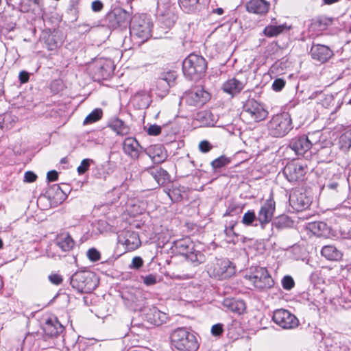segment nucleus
Masks as SVG:
<instances>
[{
  "mask_svg": "<svg viewBox=\"0 0 351 351\" xmlns=\"http://www.w3.org/2000/svg\"><path fill=\"white\" fill-rule=\"evenodd\" d=\"M58 173L56 171H50L47 173V178L49 182H53L58 179Z\"/></svg>",
  "mask_w": 351,
  "mask_h": 351,
  "instance_id": "57",
  "label": "nucleus"
},
{
  "mask_svg": "<svg viewBox=\"0 0 351 351\" xmlns=\"http://www.w3.org/2000/svg\"><path fill=\"white\" fill-rule=\"evenodd\" d=\"M332 23V20L326 16H319L311 23V27L319 31L325 29Z\"/></svg>",
  "mask_w": 351,
  "mask_h": 351,
  "instance_id": "34",
  "label": "nucleus"
},
{
  "mask_svg": "<svg viewBox=\"0 0 351 351\" xmlns=\"http://www.w3.org/2000/svg\"><path fill=\"white\" fill-rule=\"evenodd\" d=\"M185 257L194 265H198L205 261L204 254L200 251L195 250V248L194 250L190 251V252L186 254Z\"/></svg>",
  "mask_w": 351,
  "mask_h": 351,
  "instance_id": "33",
  "label": "nucleus"
},
{
  "mask_svg": "<svg viewBox=\"0 0 351 351\" xmlns=\"http://www.w3.org/2000/svg\"><path fill=\"white\" fill-rule=\"evenodd\" d=\"M285 82L282 79H276L274 80L272 84V88L276 91H280L285 86Z\"/></svg>",
  "mask_w": 351,
  "mask_h": 351,
  "instance_id": "50",
  "label": "nucleus"
},
{
  "mask_svg": "<svg viewBox=\"0 0 351 351\" xmlns=\"http://www.w3.org/2000/svg\"><path fill=\"white\" fill-rule=\"evenodd\" d=\"M91 8L94 12H99L103 8V3L99 0L94 1L92 2Z\"/></svg>",
  "mask_w": 351,
  "mask_h": 351,
  "instance_id": "56",
  "label": "nucleus"
},
{
  "mask_svg": "<svg viewBox=\"0 0 351 351\" xmlns=\"http://www.w3.org/2000/svg\"><path fill=\"white\" fill-rule=\"evenodd\" d=\"M211 148V145L207 141H202L199 143V149L203 153L208 152Z\"/></svg>",
  "mask_w": 351,
  "mask_h": 351,
  "instance_id": "49",
  "label": "nucleus"
},
{
  "mask_svg": "<svg viewBox=\"0 0 351 351\" xmlns=\"http://www.w3.org/2000/svg\"><path fill=\"white\" fill-rule=\"evenodd\" d=\"M223 306L228 310L237 314L243 313L245 309V304L243 300L234 298H226L223 301Z\"/></svg>",
  "mask_w": 351,
  "mask_h": 351,
  "instance_id": "25",
  "label": "nucleus"
},
{
  "mask_svg": "<svg viewBox=\"0 0 351 351\" xmlns=\"http://www.w3.org/2000/svg\"><path fill=\"white\" fill-rule=\"evenodd\" d=\"M242 115L250 122H258L266 119L268 112L261 104L254 99H249L243 106Z\"/></svg>",
  "mask_w": 351,
  "mask_h": 351,
  "instance_id": "7",
  "label": "nucleus"
},
{
  "mask_svg": "<svg viewBox=\"0 0 351 351\" xmlns=\"http://www.w3.org/2000/svg\"><path fill=\"white\" fill-rule=\"evenodd\" d=\"M322 255L329 261H337L341 259L342 253L333 245H326L322 247Z\"/></svg>",
  "mask_w": 351,
  "mask_h": 351,
  "instance_id": "28",
  "label": "nucleus"
},
{
  "mask_svg": "<svg viewBox=\"0 0 351 351\" xmlns=\"http://www.w3.org/2000/svg\"><path fill=\"white\" fill-rule=\"evenodd\" d=\"M65 162H66L65 158H62V159L61 160V162H62V163H64Z\"/></svg>",
  "mask_w": 351,
  "mask_h": 351,
  "instance_id": "64",
  "label": "nucleus"
},
{
  "mask_svg": "<svg viewBox=\"0 0 351 351\" xmlns=\"http://www.w3.org/2000/svg\"><path fill=\"white\" fill-rule=\"evenodd\" d=\"M206 68L205 59L202 56L193 53L188 56L182 64L184 74L191 80L199 78L205 73Z\"/></svg>",
  "mask_w": 351,
  "mask_h": 351,
  "instance_id": "2",
  "label": "nucleus"
},
{
  "mask_svg": "<svg viewBox=\"0 0 351 351\" xmlns=\"http://www.w3.org/2000/svg\"><path fill=\"white\" fill-rule=\"evenodd\" d=\"M171 339L178 351H196L199 347L195 335L183 328L175 330L171 335Z\"/></svg>",
  "mask_w": 351,
  "mask_h": 351,
  "instance_id": "1",
  "label": "nucleus"
},
{
  "mask_svg": "<svg viewBox=\"0 0 351 351\" xmlns=\"http://www.w3.org/2000/svg\"><path fill=\"white\" fill-rule=\"evenodd\" d=\"M152 22L146 14L135 15L130 24V34L145 42L151 36Z\"/></svg>",
  "mask_w": 351,
  "mask_h": 351,
  "instance_id": "4",
  "label": "nucleus"
},
{
  "mask_svg": "<svg viewBox=\"0 0 351 351\" xmlns=\"http://www.w3.org/2000/svg\"><path fill=\"white\" fill-rule=\"evenodd\" d=\"M311 55L313 59L324 62L332 56V51L326 45H316L311 47Z\"/></svg>",
  "mask_w": 351,
  "mask_h": 351,
  "instance_id": "21",
  "label": "nucleus"
},
{
  "mask_svg": "<svg viewBox=\"0 0 351 351\" xmlns=\"http://www.w3.org/2000/svg\"><path fill=\"white\" fill-rule=\"evenodd\" d=\"M168 195L173 201H179L182 199L180 190L177 188H173L169 191Z\"/></svg>",
  "mask_w": 351,
  "mask_h": 351,
  "instance_id": "45",
  "label": "nucleus"
},
{
  "mask_svg": "<svg viewBox=\"0 0 351 351\" xmlns=\"http://www.w3.org/2000/svg\"><path fill=\"white\" fill-rule=\"evenodd\" d=\"M199 0H180V6L186 12L196 9Z\"/></svg>",
  "mask_w": 351,
  "mask_h": 351,
  "instance_id": "38",
  "label": "nucleus"
},
{
  "mask_svg": "<svg viewBox=\"0 0 351 351\" xmlns=\"http://www.w3.org/2000/svg\"><path fill=\"white\" fill-rule=\"evenodd\" d=\"M147 132L151 136H158L161 133V127L155 124L151 125L148 128Z\"/></svg>",
  "mask_w": 351,
  "mask_h": 351,
  "instance_id": "48",
  "label": "nucleus"
},
{
  "mask_svg": "<svg viewBox=\"0 0 351 351\" xmlns=\"http://www.w3.org/2000/svg\"><path fill=\"white\" fill-rule=\"evenodd\" d=\"M230 162L229 158L222 156L214 160L211 162V165L214 169H219L228 165Z\"/></svg>",
  "mask_w": 351,
  "mask_h": 351,
  "instance_id": "40",
  "label": "nucleus"
},
{
  "mask_svg": "<svg viewBox=\"0 0 351 351\" xmlns=\"http://www.w3.org/2000/svg\"><path fill=\"white\" fill-rule=\"evenodd\" d=\"M330 189H335L337 186V184L332 183L328 186Z\"/></svg>",
  "mask_w": 351,
  "mask_h": 351,
  "instance_id": "61",
  "label": "nucleus"
},
{
  "mask_svg": "<svg viewBox=\"0 0 351 351\" xmlns=\"http://www.w3.org/2000/svg\"><path fill=\"white\" fill-rule=\"evenodd\" d=\"M282 284L285 289L290 290L294 286V281L291 276H286L282 278Z\"/></svg>",
  "mask_w": 351,
  "mask_h": 351,
  "instance_id": "43",
  "label": "nucleus"
},
{
  "mask_svg": "<svg viewBox=\"0 0 351 351\" xmlns=\"http://www.w3.org/2000/svg\"><path fill=\"white\" fill-rule=\"evenodd\" d=\"M244 84L242 82L232 77L226 81L222 85L223 92L233 96L241 91Z\"/></svg>",
  "mask_w": 351,
  "mask_h": 351,
  "instance_id": "23",
  "label": "nucleus"
},
{
  "mask_svg": "<svg viewBox=\"0 0 351 351\" xmlns=\"http://www.w3.org/2000/svg\"><path fill=\"white\" fill-rule=\"evenodd\" d=\"M249 280L258 289L270 288L274 285L271 277L265 267H257L254 269L251 274L247 276Z\"/></svg>",
  "mask_w": 351,
  "mask_h": 351,
  "instance_id": "8",
  "label": "nucleus"
},
{
  "mask_svg": "<svg viewBox=\"0 0 351 351\" xmlns=\"http://www.w3.org/2000/svg\"><path fill=\"white\" fill-rule=\"evenodd\" d=\"M255 214L254 211H248L244 214L242 222L247 226L251 225L255 219Z\"/></svg>",
  "mask_w": 351,
  "mask_h": 351,
  "instance_id": "41",
  "label": "nucleus"
},
{
  "mask_svg": "<svg viewBox=\"0 0 351 351\" xmlns=\"http://www.w3.org/2000/svg\"><path fill=\"white\" fill-rule=\"evenodd\" d=\"M157 87L161 88L162 93L165 94L166 93L168 92L170 86L168 84V82L163 80H158Z\"/></svg>",
  "mask_w": 351,
  "mask_h": 351,
  "instance_id": "52",
  "label": "nucleus"
},
{
  "mask_svg": "<svg viewBox=\"0 0 351 351\" xmlns=\"http://www.w3.org/2000/svg\"><path fill=\"white\" fill-rule=\"evenodd\" d=\"M174 245L177 251L184 256L188 254L190 251L194 250L195 247L193 241L188 237L175 241Z\"/></svg>",
  "mask_w": 351,
  "mask_h": 351,
  "instance_id": "27",
  "label": "nucleus"
},
{
  "mask_svg": "<svg viewBox=\"0 0 351 351\" xmlns=\"http://www.w3.org/2000/svg\"><path fill=\"white\" fill-rule=\"evenodd\" d=\"M232 229V227L230 229V230H228V229H226V232L227 234H228L229 232H230Z\"/></svg>",
  "mask_w": 351,
  "mask_h": 351,
  "instance_id": "63",
  "label": "nucleus"
},
{
  "mask_svg": "<svg viewBox=\"0 0 351 351\" xmlns=\"http://www.w3.org/2000/svg\"><path fill=\"white\" fill-rule=\"evenodd\" d=\"M322 104L326 108H333L334 110L336 111L339 109L341 104H343V101L341 97H339L337 94L335 96L333 95H325L324 99L322 101Z\"/></svg>",
  "mask_w": 351,
  "mask_h": 351,
  "instance_id": "30",
  "label": "nucleus"
},
{
  "mask_svg": "<svg viewBox=\"0 0 351 351\" xmlns=\"http://www.w3.org/2000/svg\"><path fill=\"white\" fill-rule=\"evenodd\" d=\"M145 152L152 162L156 164L164 162L167 157V152L160 145H151L145 150Z\"/></svg>",
  "mask_w": 351,
  "mask_h": 351,
  "instance_id": "20",
  "label": "nucleus"
},
{
  "mask_svg": "<svg viewBox=\"0 0 351 351\" xmlns=\"http://www.w3.org/2000/svg\"><path fill=\"white\" fill-rule=\"evenodd\" d=\"M56 245L63 251L68 252L74 246V241L67 233L59 234L56 240Z\"/></svg>",
  "mask_w": 351,
  "mask_h": 351,
  "instance_id": "26",
  "label": "nucleus"
},
{
  "mask_svg": "<svg viewBox=\"0 0 351 351\" xmlns=\"http://www.w3.org/2000/svg\"><path fill=\"white\" fill-rule=\"evenodd\" d=\"M3 246V241L2 240L0 239V249Z\"/></svg>",
  "mask_w": 351,
  "mask_h": 351,
  "instance_id": "62",
  "label": "nucleus"
},
{
  "mask_svg": "<svg viewBox=\"0 0 351 351\" xmlns=\"http://www.w3.org/2000/svg\"><path fill=\"white\" fill-rule=\"evenodd\" d=\"M36 178H37L36 175L32 171H27L25 173L24 179H25V181L27 182H33L36 180Z\"/></svg>",
  "mask_w": 351,
  "mask_h": 351,
  "instance_id": "55",
  "label": "nucleus"
},
{
  "mask_svg": "<svg viewBox=\"0 0 351 351\" xmlns=\"http://www.w3.org/2000/svg\"><path fill=\"white\" fill-rule=\"evenodd\" d=\"M17 121V117L10 113H5L0 115V129L9 130L14 127Z\"/></svg>",
  "mask_w": 351,
  "mask_h": 351,
  "instance_id": "32",
  "label": "nucleus"
},
{
  "mask_svg": "<svg viewBox=\"0 0 351 351\" xmlns=\"http://www.w3.org/2000/svg\"><path fill=\"white\" fill-rule=\"evenodd\" d=\"M223 332V325L217 324L212 326L211 333L214 336H219Z\"/></svg>",
  "mask_w": 351,
  "mask_h": 351,
  "instance_id": "51",
  "label": "nucleus"
},
{
  "mask_svg": "<svg viewBox=\"0 0 351 351\" xmlns=\"http://www.w3.org/2000/svg\"><path fill=\"white\" fill-rule=\"evenodd\" d=\"M283 173L289 182H298L303 179L306 169L304 165L299 162H291L285 166Z\"/></svg>",
  "mask_w": 351,
  "mask_h": 351,
  "instance_id": "12",
  "label": "nucleus"
},
{
  "mask_svg": "<svg viewBox=\"0 0 351 351\" xmlns=\"http://www.w3.org/2000/svg\"><path fill=\"white\" fill-rule=\"evenodd\" d=\"M270 3L265 0H250L246 3V10L248 12L263 15L269 10Z\"/></svg>",
  "mask_w": 351,
  "mask_h": 351,
  "instance_id": "19",
  "label": "nucleus"
},
{
  "mask_svg": "<svg viewBox=\"0 0 351 351\" xmlns=\"http://www.w3.org/2000/svg\"><path fill=\"white\" fill-rule=\"evenodd\" d=\"M143 265V261L140 256H135L132 258L130 265H129L130 269H138Z\"/></svg>",
  "mask_w": 351,
  "mask_h": 351,
  "instance_id": "44",
  "label": "nucleus"
},
{
  "mask_svg": "<svg viewBox=\"0 0 351 351\" xmlns=\"http://www.w3.org/2000/svg\"><path fill=\"white\" fill-rule=\"evenodd\" d=\"M71 285L80 293H90L97 287L98 280L93 273L81 271L72 276Z\"/></svg>",
  "mask_w": 351,
  "mask_h": 351,
  "instance_id": "3",
  "label": "nucleus"
},
{
  "mask_svg": "<svg viewBox=\"0 0 351 351\" xmlns=\"http://www.w3.org/2000/svg\"><path fill=\"white\" fill-rule=\"evenodd\" d=\"M158 80L168 82V84L171 86L173 84V82L175 80V75L173 73L168 72L163 73Z\"/></svg>",
  "mask_w": 351,
  "mask_h": 351,
  "instance_id": "47",
  "label": "nucleus"
},
{
  "mask_svg": "<svg viewBox=\"0 0 351 351\" xmlns=\"http://www.w3.org/2000/svg\"><path fill=\"white\" fill-rule=\"evenodd\" d=\"M43 330L47 335L56 337L62 331L63 327L56 318H53L45 322Z\"/></svg>",
  "mask_w": 351,
  "mask_h": 351,
  "instance_id": "24",
  "label": "nucleus"
},
{
  "mask_svg": "<svg viewBox=\"0 0 351 351\" xmlns=\"http://www.w3.org/2000/svg\"><path fill=\"white\" fill-rule=\"evenodd\" d=\"M289 202L295 210L300 211L307 208L311 202L306 194L295 191L290 195Z\"/></svg>",
  "mask_w": 351,
  "mask_h": 351,
  "instance_id": "16",
  "label": "nucleus"
},
{
  "mask_svg": "<svg viewBox=\"0 0 351 351\" xmlns=\"http://www.w3.org/2000/svg\"><path fill=\"white\" fill-rule=\"evenodd\" d=\"M309 229L317 236H324L328 232L326 223L322 221L313 222L309 225Z\"/></svg>",
  "mask_w": 351,
  "mask_h": 351,
  "instance_id": "35",
  "label": "nucleus"
},
{
  "mask_svg": "<svg viewBox=\"0 0 351 351\" xmlns=\"http://www.w3.org/2000/svg\"><path fill=\"white\" fill-rule=\"evenodd\" d=\"M91 160L86 158L82 160L77 170L79 174L84 173L89 168Z\"/></svg>",
  "mask_w": 351,
  "mask_h": 351,
  "instance_id": "42",
  "label": "nucleus"
},
{
  "mask_svg": "<svg viewBox=\"0 0 351 351\" xmlns=\"http://www.w3.org/2000/svg\"><path fill=\"white\" fill-rule=\"evenodd\" d=\"M213 12L217 14L218 15H221L223 13V10L221 8H219L213 10Z\"/></svg>",
  "mask_w": 351,
  "mask_h": 351,
  "instance_id": "59",
  "label": "nucleus"
},
{
  "mask_svg": "<svg viewBox=\"0 0 351 351\" xmlns=\"http://www.w3.org/2000/svg\"><path fill=\"white\" fill-rule=\"evenodd\" d=\"M108 20L111 27H125L130 21V14L123 9H117L108 15Z\"/></svg>",
  "mask_w": 351,
  "mask_h": 351,
  "instance_id": "14",
  "label": "nucleus"
},
{
  "mask_svg": "<svg viewBox=\"0 0 351 351\" xmlns=\"http://www.w3.org/2000/svg\"><path fill=\"white\" fill-rule=\"evenodd\" d=\"M141 147L134 138H126L123 142V152L132 159L138 158Z\"/></svg>",
  "mask_w": 351,
  "mask_h": 351,
  "instance_id": "17",
  "label": "nucleus"
},
{
  "mask_svg": "<svg viewBox=\"0 0 351 351\" xmlns=\"http://www.w3.org/2000/svg\"><path fill=\"white\" fill-rule=\"evenodd\" d=\"M109 127L117 135L124 136L130 132V128L121 119H115L109 124Z\"/></svg>",
  "mask_w": 351,
  "mask_h": 351,
  "instance_id": "31",
  "label": "nucleus"
},
{
  "mask_svg": "<svg viewBox=\"0 0 351 351\" xmlns=\"http://www.w3.org/2000/svg\"><path fill=\"white\" fill-rule=\"evenodd\" d=\"M275 210V202L269 199L261 206L258 214V220L263 225L268 223L272 219Z\"/></svg>",
  "mask_w": 351,
  "mask_h": 351,
  "instance_id": "18",
  "label": "nucleus"
},
{
  "mask_svg": "<svg viewBox=\"0 0 351 351\" xmlns=\"http://www.w3.org/2000/svg\"><path fill=\"white\" fill-rule=\"evenodd\" d=\"M49 280H50V282L51 283L56 285H60L62 281V278L61 276L56 274L50 275L49 276Z\"/></svg>",
  "mask_w": 351,
  "mask_h": 351,
  "instance_id": "54",
  "label": "nucleus"
},
{
  "mask_svg": "<svg viewBox=\"0 0 351 351\" xmlns=\"http://www.w3.org/2000/svg\"><path fill=\"white\" fill-rule=\"evenodd\" d=\"M97 70V73L101 77L108 76L113 72L114 66L111 60H97L91 66Z\"/></svg>",
  "mask_w": 351,
  "mask_h": 351,
  "instance_id": "22",
  "label": "nucleus"
},
{
  "mask_svg": "<svg viewBox=\"0 0 351 351\" xmlns=\"http://www.w3.org/2000/svg\"><path fill=\"white\" fill-rule=\"evenodd\" d=\"M156 277L154 275H148L143 278V282L147 285L151 286L156 283Z\"/></svg>",
  "mask_w": 351,
  "mask_h": 351,
  "instance_id": "53",
  "label": "nucleus"
},
{
  "mask_svg": "<svg viewBox=\"0 0 351 351\" xmlns=\"http://www.w3.org/2000/svg\"><path fill=\"white\" fill-rule=\"evenodd\" d=\"M289 29L290 26H288L286 23L279 25H270L265 27L263 34L267 37H274L283 33L285 31L289 30Z\"/></svg>",
  "mask_w": 351,
  "mask_h": 351,
  "instance_id": "29",
  "label": "nucleus"
},
{
  "mask_svg": "<svg viewBox=\"0 0 351 351\" xmlns=\"http://www.w3.org/2000/svg\"><path fill=\"white\" fill-rule=\"evenodd\" d=\"M207 272L210 277L223 279L232 276L235 271L228 259H215L207 265Z\"/></svg>",
  "mask_w": 351,
  "mask_h": 351,
  "instance_id": "6",
  "label": "nucleus"
},
{
  "mask_svg": "<svg viewBox=\"0 0 351 351\" xmlns=\"http://www.w3.org/2000/svg\"><path fill=\"white\" fill-rule=\"evenodd\" d=\"M153 322L155 325H160L167 319V315L158 310H154L153 311Z\"/></svg>",
  "mask_w": 351,
  "mask_h": 351,
  "instance_id": "39",
  "label": "nucleus"
},
{
  "mask_svg": "<svg viewBox=\"0 0 351 351\" xmlns=\"http://www.w3.org/2000/svg\"><path fill=\"white\" fill-rule=\"evenodd\" d=\"M290 148L298 155H303L312 147V143L307 136H296L291 139L289 143Z\"/></svg>",
  "mask_w": 351,
  "mask_h": 351,
  "instance_id": "15",
  "label": "nucleus"
},
{
  "mask_svg": "<svg viewBox=\"0 0 351 351\" xmlns=\"http://www.w3.org/2000/svg\"><path fill=\"white\" fill-rule=\"evenodd\" d=\"M269 134L274 137H282L292 129L291 119L288 113L274 115L267 124Z\"/></svg>",
  "mask_w": 351,
  "mask_h": 351,
  "instance_id": "5",
  "label": "nucleus"
},
{
  "mask_svg": "<svg viewBox=\"0 0 351 351\" xmlns=\"http://www.w3.org/2000/svg\"><path fill=\"white\" fill-rule=\"evenodd\" d=\"M157 12L159 15L160 20L167 27H172L177 16L174 12V8L170 4L167 0H159L157 3Z\"/></svg>",
  "mask_w": 351,
  "mask_h": 351,
  "instance_id": "9",
  "label": "nucleus"
},
{
  "mask_svg": "<svg viewBox=\"0 0 351 351\" xmlns=\"http://www.w3.org/2000/svg\"><path fill=\"white\" fill-rule=\"evenodd\" d=\"M339 0H324V3L326 4H332L333 3H335L337 1H338Z\"/></svg>",
  "mask_w": 351,
  "mask_h": 351,
  "instance_id": "60",
  "label": "nucleus"
},
{
  "mask_svg": "<svg viewBox=\"0 0 351 351\" xmlns=\"http://www.w3.org/2000/svg\"><path fill=\"white\" fill-rule=\"evenodd\" d=\"M19 78L22 83H25L29 80V75L25 71H21L19 74Z\"/></svg>",
  "mask_w": 351,
  "mask_h": 351,
  "instance_id": "58",
  "label": "nucleus"
},
{
  "mask_svg": "<svg viewBox=\"0 0 351 351\" xmlns=\"http://www.w3.org/2000/svg\"><path fill=\"white\" fill-rule=\"evenodd\" d=\"M103 111L101 108H95L86 116L83 121L84 125L92 124L101 119Z\"/></svg>",
  "mask_w": 351,
  "mask_h": 351,
  "instance_id": "36",
  "label": "nucleus"
},
{
  "mask_svg": "<svg viewBox=\"0 0 351 351\" xmlns=\"http://www.w3.org/2000/svg\"><path fill=\"white\" fill-rule=\"evenodd\" d=\"M87 256L91 261H97L100 259V253L95 248H91L87 252Z\"/></svg>",
  "mask_w": 351,
  "mask_h": 351,
  "instance_id": "46",
  "label": "nucleus"
},
{
  "mask_svg": "<svg viewBox=\"0 0 351 351\" xmlns=\"http://www.w3.org/2000/svg\"><path fill=\"white\" fill-rule=\"evenodd\" d=\"M150 173L159 185L163 184L167 179V172L162 169H152Z\"/></svg>",
  "mask_w": 351,
  "mask_h": 351,
  "instance_id": "37",
  "label": "nucleus"
},
{
  "mask_svg": "<svg viewBox=\"0 0 351 351\" xmlns=\"http://www.w3.org/2000/svg\"><path fill=\"white\" fill-rule=\"evenodd\" d=\"M274 322L285 329H290L298 325V320L296 317L285 309H278L273 314Z\"/></svg>",
  "mask_w": 351,
  "mask_h": 351,
  "instance_id": "11",
  "label": "nucleus"
},
{
  "mask_svg": "<svg viewBox=\"0 0 351 351\" xmlns=\"http://www.w3.org/2000/svg\"><path fill=\"white\" fill-rule=\"evenodd\" d=\"M118 241L124 245L128 251H133L137 249L141 244L138 235L130 230H123L118 235Z\"/></svg>",
  "mask_w": 351,
  "mask_h": 351,
  "instance_id": "13",
  "label": "nucleus"
},
{
  "mask_svg": "<svg viewBox=\"0 0 351 351\" xmlns=\"http://www.w3.org/2000/svg\"><path fill=\"white\" fill-rule=\"evenodd\" d=\"M210 98V93L202 87H195L185 93L183 99L190 106H202Z\"/></svg>",
  "mask_w": 351,
  "mask_h": 351,
  "instance_id": "10",
  "label": "nucleus"
}]
</instances>
